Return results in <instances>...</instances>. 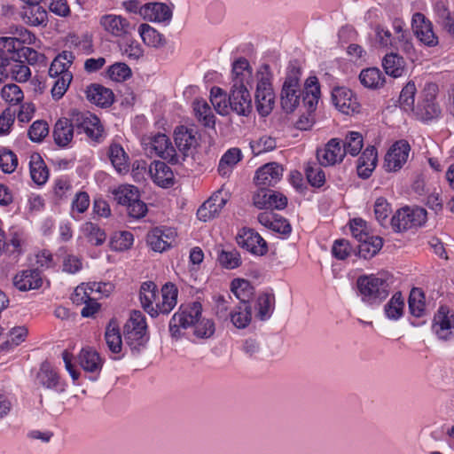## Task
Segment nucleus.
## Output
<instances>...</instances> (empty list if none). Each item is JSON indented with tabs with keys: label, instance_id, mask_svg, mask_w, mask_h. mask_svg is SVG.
Listing matches in <instances>:
<instances>
[{
	"label": "nucleus",
	"instance_id": "1",
	"mask_svg": "<svg viewBox=\"0 0 454 454\" xmlns=\"http://www.w3.org/2000/svg\"><path fill=\"white\" fill-rule=\"evenodd\" d=\"M320 98V87L317 77H309L301 90L300 84V68L290 66L280 93L282 109L293 113L302 101L308 112H313Z\"/></svg>",
	"mask_w": 454,
	"mask_h": 454
},
{
	"label": "nucleus",
	"instance_id": "2",
	"mask_svg": "<svg viewBox=\"0 0 454 454\" xmlns=\"http://www.w3.org/2000/svg\"><path fill=\"white\" fill-rule=\"evenodd\" d=\"M202 306L200 302L181 305L169 321V333L172 338L179 340L182 330L194 327V335L200 339L210 338L215 331L212 319L201 318Z\"/></svg>",
	"mask_w": 454,
	"mask_h": 454
},
{
	"label": "nucleus",
	"instance_id": "3",
	"mask_svg": "<svg viewBox=\"0 0 454 454\" xmlns=\"http://www.w3.org/2000/svg\"><path fill=\"white\" fill-rule=\"evenodd\" d=\"M178 290L176 286L168 282L161 288V301L157 286L153 281L144 282V311L152 317L160 314L168 315L176 306Z\"/></svg>",
	"mask_w": 454,
	"mask_h": 454
},
{
	"label": "nucleus",
	"instance_id": "4",
	"mask_svg": "<svg viewBox=\"0 0 454 454\" xmlns=\"http://www.w3.org/2000/svg\"><path fill=\"white\" fill-rule=\"evenodd\" d=\"M356 286L362 301L371 306L380 305L389 295L387 281L372 274L358 277Z\"/></svg>",
	"mask_w": 454,
	"mask_h": 454
},
{
	"label": "nucleus",
	"instance_id": "5",
	"mask_svg": "<svg viewBox=\"0 0 454 454\" xmlns=\"http://www.w3.org/2000/svg\"><path fill=\"white\" fill-rule=\"evenodd\" d=\"M257 75L258 82L254 95L255 105L258 113L262 116H266L271 112L275 103V94L272 89L271 74L269 65H262Z\"/></svg>",
	"mask_w": 454,
	"mask_h": 454
},
{
	"label": "nucleus",
	"instance_id": "6",
	"mask_svg": "<svg viewBox=\"0 0 454 454\" xmlns=\"http://www.w3.org/2000/svg\"><path fill=\"white\" fill-rule=\"evenodd\" d=\"M438 85L434 82H427L420 92L419 100L413 111L418 119L427 122L437 119L442 114L440 105L436 102Z\"/></svg>",
	"mask_w": 454,
	"mask_h": 454
},
{
	"label": "nucleus",
	"instance_id": "7",
	"mask_svg": "<svg viewBox=\"0 0 454 454\" xmlns=\"http://www.w3.org/2000/svg\"><path fill=\"white\" fill-rule=\"evenodd\" d=\"M426 210L423 208L411 209L406 207L395 212L390 223L395 231L402 232L421 225L426 220Z\"/></svg>",
	"mask_w": 454,
	"mask_h": 454
},
{
	"label": "nucleus",
	"instance_id": "8",
	"mask_svg": "<svg viewBox=\"0 0 454 454\" xmlns=\"http://www.w3.org/2000/svg\"><path fill=\"white\" fill-rule=\"evenodd\" d=\"M123 334L126 344L129 347L133 355H139L142 346V314L134 309L123 327Z\"/></svg>",
	"mask_w": 454,
	"mask_h": 454
},
{
	"label": "nucleus",
	"instance_id": "9",
	"mask_svg": "<svg viewBox=\"0 0 454 454\" xmlns=\"http://www.w3.org/2000/svg\"><path fill=\"white\" fill-rule=\"evenodd\" d=\"M118 204L127 207L130 217L139 219L142 217V201L139 190L133 185L120 186L114 193Z\"/></svg>",
	"mask_w": 454,
	"mask_h": 454
},
{
	"label": "nucleus",
	"instance_id": "10",
	"mask_svg": "<svg viewBox=\"0 0 454 454\" xmlns=\"http://www.w3.org/2000/svg\"><path fill=\"white\" fill-rule=\"evenodd\" d=\"M74 123L79 133L83 132L91 140L99 142L104 129L96 115L90 112L74 111Z\"/></svg>",
	"mask_w": 454,
	"mask_h": 454
},
{
	"label": "nucleus",
	"instance_id": "11",
	"mask_svg": "<svg viewBox=\"0 0 454 454\" xmlns=\"http://www.w3.org/2000/svg\"><path fill=\"white\" fill-rule=\"evenodd\" d=\"M176 236V231L173 228L155 227L147 233L146 243L153 251L162 253L173 246Z\"/></svg>",
	"mask_w": 454,
	"mask_h": 454
},
{
	"label": "nucleus",
	"instance_id": "12",
	"mask_svg": "<svg viewBox=\"0 0 454 454\" xmlns=\"http://www.w3.org/2000/svg\"><path fill=\"white\" fill-rule=\"evenodd\" d=\"M247 86L241 85L239 87L238 84H232L230 90L228 98L230 108L239 115L247 116L253 108L252 98Z\"/></svg>",
	"mask_w": 454,
	"mask_h": 454
},
{
	"label": "nucleus",
	"instance_id": "13",
	"mask_svg": "<svg viewBox=\"0 0 454 454\" xmlns=\"http://www.w3.org/2000/svg\"><path fill=\"white\" fill-rule=\"evenodd\" d=\"M145 153H154L164 160H168L172 163H177L178 156L176 149L171 145L168 137L162 133H158L150 138V142L144 147Z\"/></svg>",
	"mask_w": 454,
	"mask_h": 454
},
{
	"label": "nucleus",
	"instance_id": "14",
	"mask_svg": "<svg viewBox=\"0 0 454 454\" xmlns=\"http://www.w3.org/2000/svg\"><path fill=\"white\" fill-rule=\"evenodd\" d=\"M411 146L405 140L395 142L385 156L384 168L388 172H395L402 168L407 161Z\"/></svg>",
	"mask_w": 454,
	"mask_h": 454
},
{
	"label": "nucleus",
	"instance_id": "15",
	"mask_svg": "<svg viewBox=\"0 0 454 454\" xmlns=\"http://www.w3.org/2000/svg\"><path fill=\"white\" fill-rule=\"evenodd\" d=\"M238 244L255 255H263L268 251L267 242L254 230L243 228L237 238Z\"/></svg>",
	"mask_w": 454,
	"mask_h": 454
},
{
	"label": "nucleus",
	"instance_id": "16",
	"mask_svg": "<svg viewBox=\"0 0 454 454\" xmlns=\"http://www.w3.org/2000/svg\"><path fill=\"white\" fill-rule=\"evenodd\" d=\"M332 99L335 107L345 114L359 113L360 104L351 90L345 87L333 89Z\"/></svg>",
	"mask_w": 454,
	"mask_h": 454
},
{
	"label": "nucleus",
	"instance_id": "17",
	"mask_svg": "<svg viewBox=\"0 0 454 454\" xmlns=\"http://www.w3.org/2000/svg\"><path fill=\"white\" fill-rule=\"evenodd\" d=\"M253 203L259 209H284L287 205V198L283 194L269 190L260 189L253 196Z\"/></svg>",
	"mask_w": 454,
	"mask_h": 454
},
{
	"label": "nucleus",
	"instance_id": "18",
	"mask_svg": "<svg viewBox=\"0 0 454 454\" xmlns=\"http://www.w3.org/2000/svg\"><path fill=\"white\" fill-rule=\"evenodd\" d=\"M433 332L440 340H450L454 336V314L449 309L441 306L434 317Z\"/></svg>",
	"mask_w": 454,
	"mask_h": 454
},
{
	"label": "nucleus",
	"instance_id": "19",
	"mask_svg": "<svg viewBox=\"0 0 454 454\" xmlns=\"http://www.w3.org/2000/svg\"><path fill=\"white\" fill-rule=\"evenodd\" d=\"M346 153L343 145H340V140L332 138L324 149L317 150V158L320 165L326 167L342 161Z\"/></svg>",
	"mask_w": 454,
	"mask_h": 454
},
{
	"label": "nucleus",
	"instance_id": "20",
	"mask_svg": "<svg viewBox=\"0 0 454 454\" xmlns=\"http://www.w3.org/2000/svg\"><path fill=\"white\" fill-rule=\"evenodd\" d=\"M283 168L276 162L267 163L259 168L254 176V183L260 189L274 186L281 179Z\"/></svg>",
	"mask_w": 454,
	"mask_h": 454
},
{
	"label": "nucleus",
	"instance_id": "21",
	"mask_svg": "<svg viewBox=\"0 0 454 454\" xmlns=\"http://www.w3.org/2000/svg\"><path fill=\"white\" fill-rule=\"evenodd\" d=\"M13 286L20 292L38 289L43 285V278L38 269L20 270L12 279Z\"/></svg>",
	"mask_w": 454,
	"mask_h": 454
},
{
	"label": "nucleus",
	"instance_id": "22",
	"mask_svg": "<svg viewBox=\"0 0 454 454\" xmlns=\"http://www.w3.org/2000/svg\"><path fill=\"white\" fill-rule=\"evenodd\" d=\"M227 203L221 192L214 193L197 210V217L202 222H207L218 216Z\"/></svg>",
	"mask_w": 454,
	"mask_h": 454
},
{
	"label": "nucleus",
	"instance_id": "23",
	"mask_svg": "<svg viewBox=\"0 0 454 454\" xmlns=\"http://www.w3.org/2000/svg\"><path fill=\"white\" fill-rule=\"evenodd\" d=\"M153 182L161 188H169L175 184V176L170 167L161 160H153L148 169Z\"/></svg>",
	"mask_w": 454,
	"mask_h": 454
},
{
	"label": "nucleus",
	"instance_id": "24",
	"mask_svg": "<svg viewBox=\"0 0 454 454\" xmlns=\"http://www.w3.org/2000/svg\"><path fill=\"white\" fill-rule=\"evenodd\" d=\"M412 20L414 32L419 41L427 46H434L438 43L432 23L422 13H415Z\"/></svg>",
	"mask_w": 454,
	"mask_h": 454
},
{
	"label": "nucleus",
	"instance_id": "25",
	"mask_svg": "<svg viewBox=\"0 0 454 454\" xmlns=\"http://www.w3.org/2000/svg\"><path fill=\"white\" fill-rule=\"evenodd\" d=\"M99 24L106 33L115 37L124 36L130 29L129 22L122 16L116 14L101 16Z\"/></svg>",
	"mask_w": 454,
	"mask_h": 454
},
{
	"label": "nucleus",
	"instance_id": "26",
	"mask_svg": "<svg viewBox=\"0 0 454 454\" xmlns=\"http://www.w3.org/2000/svg\"><path fill=\"white\" fill-rule=\"evenodd\" d=\"M258 222L264 227L284 236L291 233L292 227L289 222L272 211L262 212L258 215Z\"/></svg>",
	"mask_w": 454,
	"mask_h": 454
},
{
	"label": "nucleus",
	"instance_id": "27",
	"mask_svg": "<svg viewBox=\"0 0 454 454\" xmlns=\"http://www.w3.org/2000/svg\"><path fill=\"white\" fill-rule=\"evenodd\" d=\"M172 16V9L165 3L152 2L144 4V20L157 23H169Z\"/></svg>",
	"mask_w": 454,
	"mask_h": 454
},
{
	"label": "nucleus",
	"instance_id": "28",
	"mask_svg": "<svg viewBox=\"0 0 454 454\" xmlns=\"http://www.w3.org/2000/svg\"><path fill=\"white\" fill-rule=\"evenodd\" d=\"M75 125L74 123V111L72 112V118H59L53 129L52 136L55 143L60 146H67L74 137V129Z\"/></svg>",
	"mask_w": 454,
	"mask_h": 454
},
{
	"label": "nucleus",
	"instance_id": "29",
	"mask_svg": "<svg viewBox=\"0 0 454 454\" xmlns=\"http://www.w3.org/2000/svg\"><path fill=\"white\" fill-rule=\"evenodd\" d=\"M174 140L176 148L183 155V160L197 143L194 130L184 126H178L175 129Z\"/></svg>",
	"mask_w": 454,
	"mask_h": 454
},
{
	"label": "nucleus",
	"instance_id": "30",
	"mask_svg": "<svg viewBox=\"0 0 454 454\" xmlns=\"http://www.w3.org/2000/svg\"><path fill=\"white\" fill-rule=\"evenodd\" d=\"M36 384L48 389H54L58 392L64 391V387L59 381L58 373L47 362L41 364L36 374Z\"/></svg>",
	"mask_w": 454,
	"mask_h": 454
},
{
	"label": "nucleus",
	"instance_id": "31",
	"mask_svg": "<svg viewBox=\"0 0 454 454\" xmlns=\"http://www.w3.org/2000/svg\"><path fill=\"white\" fill-rule=\"evenodd\" d=\"M87 99L101 107H107L114 102V92L100 84H91L86 90Z\"/></svg>",
	"mask_w": 454,
	"mask_h": 454
},
{
	"label": "nucleus",
	"instance_id": "32",
	"mask_svg": "<svg viewBox=\"0 0 454 454\" xmlns=\"http://www.w3.org/2000/svg\"><path fill=\"white\" fill-rule=\"evenodd\" d=\"M377 164V150L374 146H368L357 160V175L366 179L374 170Z\"/></svg>",
	"mask_w": 454,
	"mask_h": 454
},
{
	"label": "nucleus",
	"instance_id": "33",
	"mask_svg": "<svg viewBox=\"0 0 454 454\" xmlns=\"http://www.w3.org/2000/svg\"><path fill=\"white\" fill-rule=\"evenodd\" d=\"M253 70L245 58H239L232 64V84L250 85Z\"/></svg>",
	"mask_w": 454,
	"mask_h": 454
},
{
	"label": "nucleus",
	"instance_id": "34",
	"mask_svg": "<svg viewBox=\"0 0 454 454\" xmlns=\"http://www.w3.org/2000/svg\"><path fill=\"white\" fill-rule=\"evenodd\" d=\"M105 340L108 349L113 354H119L122 349V339L119 325L115 318H112L106 325Z\"/></svg>",
	"mask_w": 454,
	"mask_h": 454
},
{
	"label": "nucleus",
	"instance_id": "35",
	"mask_svg": "<svg viewBox=\"0 0 454 454\" xmlns=\"http://www.w3.org/2000/svg\"><path fill=\"white\" fill-rule=\"evenodd\" d=\"M74 301L84 303V307L81 310V315L83 317H93L100 308V304L95 299L90 297L89 292H87V289H83V286H77L75 288Z\"/></svg>",
	"mask_w": 454,
	"mask_h": 454
},
{
	"label": "nucleus",
	"instance_id": "36",
	"mask_svg": "<svg viewBox=\"0 0 454 454\" xmlns=\"http://www.w3.org/2000/svg\"><path fill=\"white\" fill-rule=\"evenodd\" d=\"M107 155L113 167L118 173L125 174L129 171V157L121 145L116 143L111 144Z\"/></svg>",
	"mask_w": 454,
	"mask_h": 454
},
{
	"label": "nucleus",
	"instance_id": "37",
	"mask_svg": "<svg viewBox=\"0 0 454 454\" xmlns=\"http://www.w3.org/2000/svg\"><path fill=\"white\" fill-rule=\"evenodd\" d=\"M359 80L362 85L372 90L380 89L386 83L385 75L377 67L363 69L360 72Z\"/></svg>",
	"mask_w": 454,
	"mask_h": 454
},
{
	"label": "nucleus",
	"instance_id": "38",
	"mask_svg": "<svg viewBox=\"0 0 454 454\" xmlns=\"http://www.w3.org/2000/svg\"><path fill=\"white\" fill-rule=\"evenodd\" d=\"M22 20L30 26H40L47 21V12L39 4H28L21 13Z\"/></svg>",
	"mask_w": 454,
	"mask_h": 454
},
{
	"label": "nucleus",
	"instance_id": "39",
	"mask_svg": "<svg viewBox=\"0 0 454 454\" xmlns=\"http://www.w3.org/2000/svg\"><path fill=\"white\" fill-rule=\"evenodd\" d=\"M79 363L84 371L96 372L102 367V360L98 353L90 348H82L79 354Z\"/></svg>",
	"mask_w": 454,
	"mask_h": 454
},
{
	"label": "nucleus",
	"instance_id": "40",
	"mask_svg": "<svg viewBox=\"0 0 454 454\" xmlns=\"http://www.w3.org/2000/svg\"><path fill=\"white\" fill-rule=\"evenodd\" d=\"M74 56L72 51H64L51 62L49 68L50 76H59L65 73H71L68 69L73 64Z\"/></svg>",
	"mask_w": 454,
	"mask_h": 454
},
{
	"label": "nucleus",
	"instance_id": "41",
	"mask_svg": "<svg viewBox=\"0 0 454 454\" xmlns=\"http://www.w3.org/2000/svg\"><path fill=\"white\" fill-rule=\"evenodd\" d=\"M405 61L397 53L387 54L382 59L385 73L394 78L401 77L404 72Z\"/></svg>",
	"mask_w": 454,
	"mask_h": 454
},
{
	"label": "nucleus",
	"instance_id": "42",
	"mask_svg": "<svg viewBox=\"0 0 454 454\" xmlns=\"http://www.w3.org/2000/svg\"><path fill=\"white\" fill-rule=\"evenodd\" d=\"M229 317L237 328H246L252 319V306L247 302H239Z\"/></svg>",
	"mask_w": 454,
	"mask_h": 454
},
{
	"label": "nucleus",
	"instance_id": "43",
	"mask_svg": "<svg viewBox=\"0 0 454 454\" xmlns=\"http://www.w3.org/2000/svg\"><path fill=\"white\" fill-rule=\"evenodd\" d=\"M30 176L32 180L37 184H44L48 179L47 168L38 153H34L29 161Z\"/></svg>",
	"mask_w": 454,
	"mask_h": 454
},
{
	"label": "nucleus",
	"instance_id": "44",
	"mask_svg": "<svg viewBox=\"0 0 454 454\" xmlns=\"http://www.w3.org/2000/svg\"><path fill=\"white\" fill-rule=\"evenodd\" d=\"M217 262L225 269L233 270L241 265L242 260L235 248H222L217 250Z\"/></svg>",
	"mask_w": 454,
	"mask_h": 454
},
{
	"label": "nucleus",
	"instance_id": "45",
	"mask_svg": "<svg viewBox=\"0 0 454 454\" xmlns=\"http://www.w3.org/2000/svg\"><path fill=\"white\" fill-rule=\"evenodd\" d=\"M242 153L239 148L229 149L221 158L218 172L222 176H228L231 168L241 160Z\"/></svg>",
	"mask_w": 454,
	"mask_h": 454
},
{
	"label": "nucleus",
	"instance_id": "46",
	"mask_svg": "<svg viewBox=\"0 0 454 454\" xmlns=\"http://www.w3.org/2000/svg\"><path fill=\"white\" fill-rule=\"evenodd\" d=\"M383 241L379 236H370L358 245V254L364 259L374 256L382 247Z\"/></svg>",
	"mask_w": 454,
	"mask_h": 454
},
{
	"label": "nucleus",
	"instance_id": "47",
	"mask_svg": "<svg viewBox=\"0 0 454 454\" xmlns=\"http://www.w3.org/2000/svg\"><path fill=\"white\" fill-rule=\"evenodd\" d=\"M275 297L272 294L264 293L258 296L255 308L257 309L256 317L264 321L271 316L274 309Z\"/></svg>",
	"mask_w": 454,
	"mask_h": 454
},
{
	"label": "nucleus",
	"instance_id": "48",
	"mask_svg": "<svg viewBox=\"0 0 454 454\" xmlns=\"http://www.w3.org/2000/svg\"><path fill=\"white\" fill-rule=\"evenodd\" d=\"M231 290L239 302H247L254 294V288L248 280L235 278L231 281Z\"/></svg>",
	"mask_w": 454,
	"mask_h": 454
},
{
	"label": "nucleus",
	"instance_id": "49",
	"mask_svg": "<svg viewBox=\"0 0 454 454\" xmlns=\"http://www.w3.org/2000/svg\"><path fill=\"white\" fill-rule=\"evenodd\" d=\"M8 69L9 75L17 82H25L31 76L30 68L19 58L10 60Z\"/></svg>",
	"mask_w": 454,
	"mask_h": 454
},
{
	"label": "nucleus",
	"instance_id": "50",
	"mask_svg": "<svg viewBox=\"0 0 454 454\" xmlns=\"http://www.w3.org/2000/svg\"><path fill=\"white\" fill-rule=\"evenodd\" d=\"M404 301L400 292H396L384 307L386 317L390 320H398L403 313Z\"/></svg>",
	"mask_w": 454,
	"mask_h": 454
},
{
	"label": "nucleus",
	"instance_id": "51",
	"mask_svg": "<svg viewBox=\"0 0 454 454\" xmlns=\"http://www.w3.org/2000/svg\"><path fill=\"white\" fill-rule=\"evenodd\" d=\"M416 92L417 88L412 81L407 82L403 88L399 97V104L401 108L405 112H413L415 110L414 102Z\"/></svg>",
	"mask_w": 454,
	"mask_h": 454
},
{
	"label": "nucleus",
	"instance_id": "52",
	"mask_svg": "<svg viewBox=\"0 0 454 454\" xmlns=\"http://www.w3.org/2000/svg\"><path fill=\"white\" fill-rule=\"evenodd\" d=\"M134 241L133 234L127 231H116L110 239L109 246L114 251L129 249Z\"/></svg>",
	"mask_w": 454,
	"mask_h": 454
},
{
	"label": "nucleus",
	"instance_id": "53",
	"mask_svg": "<svg viewBox=\"0 0 454 454\" xmlns=\"http://www.w3.org/2000/svg\"><path fill=\"white\" fill-rule=\"evenodd\" d=\"M198 121L205 127L214 128L215 116L213 112L205 101H196L193 107Z\"/></svg>",
	"mask_w": 454,
	"mask_h": 454
},
{
	"label": "nucleus",
	"instance_id": "54",
	"mask_svg": "<svg viewBox=\"0 0 454 454\" xmlns=\"http://www.w3.org/2000/svg\"><path fill=\"white\" fill-rule=\"evenodd\" d=\"M409 310L416 317H420L425 312L424 294L419 288H412L408 300Z\"/></svg>",
	"mask_w": 454,
	"mask_h": 454
},
{
	"label": "nucleus",
	"instance_id": "55",
	"mask_svg": "<svg viewBox=\"0 0 454 454\" xmlns=\"http://www.w3.org/2000/svg\"><path fill=\"white\" fill-rule=\"evenodd\" d=\"M83 232L88 241L96 247L101 246L106 239L105 231L94 223L88 222L83 226Z\"/></svg>",
	"mask_w": 454,
	"mask_h": 454
},
{
	"label": "nucleus",
	"instance_id": "56",
	"mask_svg": "<svg viewBox=\"0 0 454 454\" xmlns=\"http://www.w3.org/2000/svg\"><path fill=\"white\" fill-rule=\"evenodd\" d=\"M55 79L53 86L51 88V96L55 100L60 99L67 90L72 79V73H65L62 75L51 76Z\"/></svg>",
	"mask_w": 454,
	"mask_h": 454
},
{
	"label": "nucleus",
	"instance_id": "57",
	"mask_svg": "<svg viewBox=\"0 0 454 454\" xmlns=\"http://www.w3.org/2000/svg\"><path fill=\"white\" fill-rule=\"evenodd\" d=\"M106 74L111 80L121 82L129 79L131 76L132 72L127 64L123 62H116L107 68Z\"/></svg>",
	"mask_w": 454,
	"mask_h": 454
},
{
	"label": "nucleus",
	"instance_id": "58",
	"mask_svg": "<svg viewBox=\"0 0 454 454\" xmlns=\"http://www.w3.org/2000/svg\"><path fill=\"white\" fill-rule=\"evenodd\" d=\"M144 44L153 48H160L166 44V39L158 30L144 23Z\"/></svg>",
	"mask_w": 454,
	"mask_h": 454
},
{
	"label": "nucleus",
	"instance_id": "59",
	"mask_svg": "<svg viewBox=\"0 0 454 454\" xmlns=\"http://www.w3.org/2000/svg\"><path fill=\"white\" fill-rule=\"evenodd\" d=\"M364 145L363 136L356 131H349L347 136L343 147L347 153L356 156L361 152Z\"/></svg>",
	"mask_w": 454,
	"mask_h": 454
},
{
	"label": "nucleus",
	"instance_id": "60",
	"mask_svg": "<svg viewBox=\"0 0 454 454\" xmlns=\"http://www.w3.org/2000/svg\"><path fill=\"white\" fill-rule=\"evenodd\" d=\"M322 165H317L316 163L312 165H308L305 168V174L308 182L313 187H321L324 185L325 182V174L321 168Z\"/></svg>",
	"mask_w": 454,
	"mask_h": 454
},
{
	"label": "nucleus",
	"instance_id": "61",
	"mask_svg": "<svg viewBox=\"0 0 454 454\" xmlns=\"http://www.w3.org/2000/svg\"><path fill=\"white\" fill-rule=\"evenodd\" d=\"M21 47L22 45L16 43L12 36L0 37V56L8 57L12 60L17 58V53Z\"/></svg>",
	"mask_w": 454,
	"mask_h": 454
},
{
	"label": "nucleus",
	"instance_id": "62",
	"mask_svg": "<svg viewBox=\"0 0 454 454\" xmlns=\"http://www.w3.org/2000/svg\"><path fill=\"white\" fill-rule=\"evenodd\" d=\"M3 99L11 105H18L24 98L22 90L14 83L4 85L1 90Z\"/></svg>",
	"mask_w": 454,
	"mask_h": 454
},
{
	"label": "nucleus",
	"instance_id": "63",
	"mask_svg": "<svg viewBox=\"0 0 454 454\" xmlns=\"http://www.w3.org/2000/svg\"><path fill=\"white\" fill-rule=\"evenodd\" d=\"M211 103L218 114L225 115L229 113V102L226 100V94L220 88L211 90Z\"/></svg>",
	"mask_w": 454,
	"mask_h": 454
},
{
	"label": "nucleus",
	"instance_id": "64",
	"mask_svg": "<svg viewBox=\"0 0 454 454\" xmlns=\"http://www.w3.org/2000/svg\"><path fill=\"white\" fill-rule=\"evenodd\" d=\"M251 149L254 155L270 152L277 147V142L274 137L270 136H262L256 141L251 142Z\"/></svg>",
	"mask_w": 454,
	"mask_h": 454
}]
</instances>
